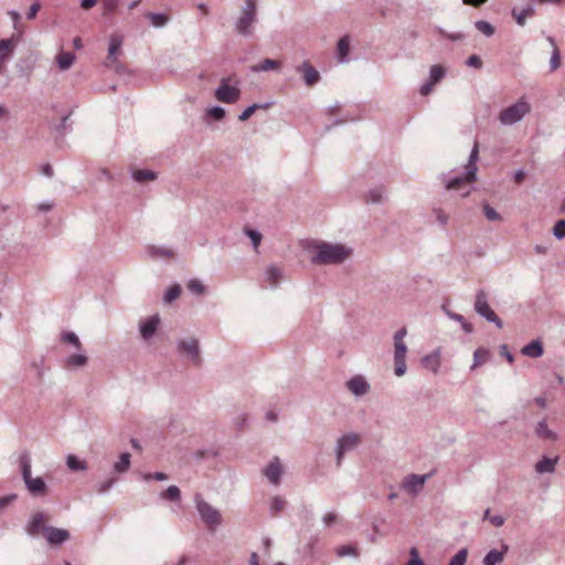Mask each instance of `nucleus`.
I'll list each match as a JSON object with an SVG mask.
<instances>
[{
    "label": "nucleus",
    "mask_w": 565,
    "mask_h": 565,
    "mask_svg": "<svg viewBox=\"0 0 565 565\" xmlns=\"http://www.w3.org/2000/svg\"><path fill=\"white\" fill-rule=\"evenodd\" d=\"M484 216L489 221H501V215L488 203L482 205Z\"/></svg>",
    "instance_id": "obj_49"
},
{
    "label": "nucleus",
    "mask_w": 565,
    "mask_h": 565,
    "mask_svg": "<svg viewBox=\"0 0 565 565\" xmlns=\"http://www.w3.org/2000/svg\"><path fill=\"white\" fill-rule=\"evenodd\" d=\"M143 479L145 480H150V479H154V480H158V481H164L168 479V476L164 473V472H153V473H147L143 476Z\"/></svg>",
    "instance_id": "obj_62"
},
{
    "label": "nucleus",
    "mask_w": 565,
    "mask_h": 565,
    "mask_svg": "<svg viewBox=\"0 0 565 565\" xmlns=\"http://www.w3.org/2000/svg\"><path fill=\"white\" fill-rule=\"evenodd\" d=\"M117 482L116 477H110L104 481H100L96 484V490L98 493L104 494L106 493Z\"/></svg>",
    "instance_id": "obj_47"
},
{
    "label": "nucleus",
    "mask_w": 565,
    "mask_h": 565,
    "mask_svg": "<svg viewBox=\"0 0 565 565\" xmlns=\"http://www.w3.org/2000/svg\"><path fill=\"white\" fill-rule=\"evenodd\" d=\"M66 466L71 471H85L87 469V462L78 459L74 455L66 457Z\"/></svg>",
    "instance_id": "obj_30"
},
{
    "label": "nucleus",
    "mask_w": 565,
    "mask_h": 565,
    "mask_svg": "<svg viewBox=\"0 0 565 565\" xmlns=\"http://www.w3.org/2000/svg\"><path fill=\"white\" fill-rule=\"evenodd\" d=\"M475 26L478 31L483 33L486 36H492L494 34V28L488 21L478 20L475 23Z\"/></svg>",
    "instance_id": "obj_45"
},
{
    "label": "nucleus",
    "mask_w": 565,
    "mask_h": 565,
    "mask_svg": "<svg viewBox=\"0 0 565 565\" xmlns=\"http://www.w3.org/2000/svg\"><path fill=\"white\" fill-rule=\"evenodd\" d=\"M558 461V457L547 458L543 457L535 463V471L537 473H553L555 471V466Z\"/></svg>",
    "instance_id": "obj_23"
},
{
    "label": "nucleus",
    "mask_w": 565,
    "mask_h": 565,
    "mask_svg": "<svg viewBox=\"0 0 565 565\" xmlns=\"http://www.w3.org/2000/svg\"><path fill=\"white\" fill-rule=\"evenodd\" d=\"M322 522L326 526H332L341 523V519L335 512L330 511L322 516Z\"/></svg>",
    "instance_id": "obj_52"
},
{
    "label": "nucleus",
    "mask_w": 565,
    "mask_h": 565,
    "mask_svg": "<svg viewBox=\"0 0 565 565\" xmlns=\"http://www.w3.org/2000/svg\"><path fill=\"white\" fill-rule=\"evenodd\" d=\"M430 477V475H409L405 478L403 482V487L408 490L411 493L416 494L423 488L426 480Z\"/></svg>",
    "instance_id": "obj_18"
},
{
    "label": "nucleus",
    "mask_w": 565,
    "mask_h": 565,
    "mask_svg": "<svg viewBox=\"0 0 565 565\" xmlns=\"http://www.w3.org/2000/svg\"><path fill=\"white\" fill-rule=\"evenodd\" d=\"M19 466L21 470L22 480L25 484L29 493L34 498H43L47 494V486L43 478L41 477H32L31 473V457L28 451H23L19 456Z\"/></svg>",
    "instance_id": "obj_3"
},
{
    "label": "nucleus",
    "mask_w": 565,
    "mask_h": 565,
    "mask_svg": "<svg viewBox=\"0 0 565 565\" xmlns=\"http://www.w3.org/2000/svg\"><path fill=\"white\" fill-rule=\"evenodd\" d=\"M468 557V550L466 547L460 548L449 561L448 565H465Z\"/></svg>",
    "instance_id": "obj_42"
},
{
    "label": "nucleus",
    "mask_w": 565,
    "mask_h": 565,
    "mask_svg": "<svg viewBox=\"0 0 565 565\" xmlns=\"http://www.w3.org/2000/svg\"><path fill=\"white\" fill-rule=\"evenodd\" d=\"M335 554L338 557L353 555V545L352 544L341 545L335 548Z\"/></svg>",
    "instance_id": "obj_56"
},
{
    "label": "nucleus",
    "mask_w": 565,
    "mask_h": 565,
    "mask_svg": "<svg viewBox=\"0 0 565 565\" xmlns=\"http://www.w3.org/2000/svg\"><path fill=\"white\" fill-rule=\"evenodd\" d=\"M61 339L63 342L73 344L77 350H82V343H81L78 337L74 332H71V331L63 332L61 334Z\"/></svg>",
    "instance_id": "obj_44"
},
{
    "label": "nucleus",
    "mask_w": 565,
    "mask_h": 565,
    "mask_svg": "<svg viewBox=\"0 0 565 565\" xmlns=\"http://www.w3.org/2000/svg\"><path fill=\"white\" fill-rule=\"evenodd\" d=\"M122 36L118 33H113L109 38L108 55L105 61L107 67H114L116 71L119 68L118 54L121 52Z\"/></svg>",
    "instance_id": "obj_11"
},
{
    "label": "nucleus",
    "mask_w": 565,
    "mask_h": 565,
    "mask_svg": "<svg viewBox=\"0 0 565 565\" xmlns=\"http://www.w3.org/2000/svg\"><path fill=\"white\" fill-rule=\"evenodd\" d=\"M12 51V42L9 39L0 40V62L6 61Z\"/></svg>",
    "instance_id": "obj_43"
},
{
    "label": "nucleus",
    "mask_w": 565,
    "mask_h": 565,
    "mask_svg": "<svg viewBox=\"0 0 565 565\" xmlns=\"http://www.w3.org/2000/svg\"><path fill=\"white\" fill-rule=\"evenodd\" d=\"M350 43H351L350 35H344L339 40L338 45H337L335 56L340 63H344V62L349 61Z\"/></svg>",
    "instance_id": "obj_21"
},
{
    "label": "nucleus",
    "mask_w": 565,
    "mask_h": 565,
    "mask_svg": "<svg viewBox=\"0 0 565 565\" xmlns=\"http://www.w3.org/2000/svg\"><path fill=\"white\" fill-rule=\"evenodd\" d=\"M160 323V317L158 313L148 317L147 319L139 321V332L143 340H150L157 332Z\"/></svg>",
    "instance_id": "obj_14"
},
{
    "label": "nucleus",
    "mask_w": 565,
    "mask_h": 565,
    "mask_svg": "<svg viewBox=\"0 0 565 565\" xmlns=\"http://www.w3.org/2000/svg\"><path fill=\"white\" fill-rule=\"evenodd\" d=\"M479 159V146L476 141L469 158L468 162L465 166L466 173L465 175H444L443 180L445 182V186L447 190H461L467 185V183L473 182L477 179V161Z\"/></svg>",
    "instance_id": "obj_2"
},
{
    "label": "nucleus",
    "mask_w": 565,
    "mask_h": 565,
    "mask_svg": "<svg viewBox=\"0 0 565 565\" xmlns=\"http://www.w3.org/2000/svg\"><path fill=\"white\" fill-rule=\"evenodd\" d=\"M433 212L440 225L445 226L448 223V215L440 207H434Z\"/></svg>",
    "instance_id": "obj_57"
},
{
    "label": "nucleus",
    "mask_w": 565,
    "mask_h": 565,
    "mask_svg": "<svg viewBox=\"0 0 565 565\" xmlns=\"http://www.w3.org/2000/svg\"><path fill=\"white\" fill-rule=\"evenodd\" d=\"M268 105L265 104V105H260V104H253L250 106H248L247 108H245L242 114L238 116V119L241 121H245L247 120L254 113L256 109H259V108H265L267 107Z\"/></svg>",
    "instance_id": "obj_48"
},
{
    "label": "nucleus",
    "mask_w": 565,
    "mask_h": 565,
    "mask_svg": "<svg viewBox=\"0 0 565 565\" xmlns=\"http://www.w3.org/2000/svg\"><path fill=\"white\" fill-rule=\"evenodd\" d=\"M225 114V109L221 106H214L207 109V115L215 120H222Z\"/></svg>",
    "instance_id": "obj_53"
},
{
    "label": "nucleus",
    "mask_w": 565,
    "mask_h": 565,
    "mask_svg": "<svg viewBox=\"0 0 565 565\" xmlns=\"http://www.w3.org/2000/svg\"><path fill=\"white\" fill-rule=\"evenodd\" d=\"M407 334L406 328H401L394 334V373L396 376H403L406 373V353L407 347L404 338Z\"/></svg>",
    "instance_id": "obj_5"
},
{
    "label": "nucleus",
    "mask_w": 565,
    "mask_h": 565,
    "mask_svg": "<svg viewBox=\"0 0 565 565\" xmlns=\"http://www.w3.org/2000/svg\"><path fill=\"white\" fill-rule=\"evenodd\" d=\"M488 358H489V351L488 350H486L483 348L477 349L475 351V353H473V363L471 365V369H476L480 364L484 363Z\"/></svg>",
    "instance_id": "obj_40"
},
{
    "label": "nucleus",
    "mask_w": 565,
    "mask_h": 565,
    "mask_svg": "<svg viewBox=\"0 0 565 565\" xmlns=\"http://www.w3.org/2000/svg\"><path fill=\"white\" fill-rule=\"evenodd\" d=\"M529 111L530 105L526 102L519 100L501 110L499 120L504 126H511L519 122Z\"/></svg>",
    "instance_id": "obj_7"
},
{
    "label": "nucleus",
    "mask_w": 565,
    "mask_h": 565,
    "mask_svg": "<svg viewBox=\"0 0 565 565\" xmlns=\"http://www.w3.org/2000/svg\"><path fill=\"white\" fill-rule=\"evenodd\" d=\"M74 61H75V55L71 52H61L56 56L57 65H58L60 70H62V71L68 70L73 65Z\"/></svg>",
    "instance_id": "obj_29"
},
{
    "label": "nucleus",
    "mask_w": 565,
    "mask_h": 565,
    "mask_svg": "<svg viewBox=\"0 0 565 565\" xmlns=\"http://www.w3.org/2000/svg\"><path fill=\"white\" fill-rule=\"evenodd\" d=\"M188 289L191 294L196 295V296H201L205 292L204 285L198 279H191L188 282Z\"/></svg>",
    "instance_id": "obj_46"
},
{
    "label": "nucleus",
    "mask_w": 565,
    "mask_h": 565,
    "mask_svg": "<svg viewBox=\"0 0 565 565\" xmlns=\"http://www.w3.org/2000/svg\"><path fill=\"white\" fill-rule=\"evenodd\" d=\"M385 194V190L383 186H376L374 189L369 190L366 193L363 194V200L365 203H372V204H381L383 202Z\"/></svg>",
    "instance_id": "obj_24"
},
{
    "label": "nucleus",
    "mask_w": 565,
    "mask_h": 565,
    "mask_svg": "<svg viewBox=\"0 0 565 565\" xmlns=\"http://www.w3.org/2000/svg\"><path fill=\"white\" fill-rule=\"evenodd\" d=\"M43 536L51 546H60L70 540L71 533L65 529L46 526L43 529Z\"/></svg>",
    "instance_id": "obj_12"
},
{
    "label": "nucleus",
    "mask_w": 565,
    "mask_h": 565,
    "mask_svg": "<svg viewBox=\"0 0 565 565\" xmlns=\"http://www.w3.org/2000/svg\"><path fill=\"white\" fill-rule=\"evenodd\" d=\"M509 546L507 544H502L501 551L498 550H491L489 551L484 558H483V565H497L500 564L505 554L508 553Z\"/></svg>",
    "instance_id": "obj_19"
},
{
    "label": "nucleus",
    "mask_w": 565,
    "mask_h": 565,
    "mask_svg": "<svg viewBox=\"0 0 565 565\" xmlns=\"http://www.w3.org/2000/svg\"><path fill=\"white\" fill-rule=\"evenodd\" d=\"M146 250L151 258H169L173 256V252L163 246L150 245L147 246Z\"/></svg>",
    "instance_id": "obj_25"
},
{
    "label": "nucleus",
    "mask_w": 565,
    "mask_h": 565,
    "mask_svg": "<svg viewBox=\"0 0 565 565\" xmlns=\"http://www.w3.org/2000/svg\"><path fill=\"white\" fill-rule=\"evenodd\" d=\"M230 82V77H223L215 89V98L221 103L233 104L239 99L241 89L237 86H232Z\"/></svg>",
    "instance_id": "obj_9"
},
{
    "label": "nucleus",
    "mask_w": 565,
    "mask_h": 565,
    "mask_svg": "<svg viewBox=\"0 0 565 565\" xmlns=\"http://www.w3.org/2000/svg\"><path fill=\"white\" fill-rule=\"evenodd\" d=\"M443 311L446 313V316H447L449 319H451V320H454V321H457V322H459V323H460V322H463V319H465V317H463V316H461V315H459V313H456V312H454V311H450L449 309H447V308H446V306H443Z\"/></svg>",
    "instance_id": "obj_61"
},
{
    "label": "nucleus",
    "mask_w": 565,
    "mask_h": 565,
    "mask_svg": "<svg viewBox=\"0 0 565 565\" xmlns=\"http://www.w3.org/2000/svg\"><path fill=\"white\" fill-rule=\"evenodd\" d=\"M422 364L430 370L433 373H437L439 367H440V352H439V349H437L436 351H434L433 353L430 354H427L425 355L423 359H422Z\"/></svg>",
    "instance_id": "obj_22"
},
{
    "label": "nucleus",
    "mask_w": 565,
    "mask_h": 565,
    "mask_svg": "<svg viewBox=\"0 0 565 565\" xmlns=\"http://www.w3.org/2000/svg\"><path fill=\"white\" fill-rule=\"evenodd\" d=\"M40 8H41V4L39 2L32 3L26 13V19H29V20L34 19L36 13L39 12Z\"/></svg>",
    "instance_id": "obj_64"
},
{
    "label": "nucleus",
    "mask_w": 565,
    "mask_h": 565,
    "mask_svg": "<svg viewBox=\"0 0 565 565\" xmlns=\"http://www.w3.org/2000/svg\"><path fill=\"white\" fill-rule=\"evenodd\" d=\"M298 74L302 75L303 83L311 87L320 81V73L312 66L309 61H303L295 67Z\"/></svg>",
    "instance_id": "obj_13"
},
{
    "label": "nucleus",
    "mask_w": 565,
    "mask_h": 565,
    "mask_svg": "<svg viewBox=\"0 0 565 565\" xmlns=\"http://www.w3.org/2000/svg\"><path fill=\"white\" fill-rule=\"evenodd\" d=\"M88 362V359L85 354L83 353H77V354H71L65 358L64 360V365L66 367H82V366H85Z\"/></svg>",
    "instance_id": "obj_26"
},
{
    "label": "nucleus",
    "mask_w": 565,
    "mask_h": 565,
    "mask_svg": "<svg viewBox=\"0 0 565 565\" xmlns=\"http://www.w3.org/2000/svg\"><path fill=\"white\" fill-rule=\"evenodd\" d=\"M466 65L469 66V67L481 68L482 67V61H481V58L478 55L473 54V55H470L466 60Z\"/></svg>",
    "instance_id": "obj_58"
},
{
    "label": "nucleus",
    "mask_w": 565,
    "mask_h": 565,
    "mask_svg": "<svg viewBox=\"0 0 565 565\" xmlns=\"http://www.w3.org/2000/svg\"><path fill=\"white\" fill-rule=\"evenodd\" d=\"M521 353L533 359L542 356L544 353L542 341L532 340L529 344L522 348Z\"/></svg>",
    "instance_id": "obj_20"
},
{
    "label": "nucleus",
    "mask_w": 565,
    "mask_h": 565,
    "mask_svg": "<svg viewBox=\"0 0 565 565\" xmlns=\"http://www.w3.org/2000/svg\"><path fill=\"white\" fill-rule=\"evenodd\" d=\"M18 495L15 493H10L4 497H0V511L6 510L11 503L17 500Z\"/></svg>",
    "instance_id": "obj_55"
},
{
    "label": "nucleus",
    "mask_w": 565,
    "mask_h": 565,
    "mask_svg": "<svg viewBox=\"0 0 565 565\" xmlns=\"http://www.w3.org/2000/svg\"><path fill=\"white\" fill-rule=\"evenodd\" d=\"M535 434L539 438L546 439V440H556L557 435L552 431L548 427L546 422L543 419L537 423V426L535 428Z\"/></svg>",
    "instance_id": "obj_28"
},
{
    "label": "nucleus",
    "mask_w": 565,
    "mask_h": 565,
    "mask_svg": "<svg viewBox=\"0 0 565 565\" xmlns=\"http://www.w3.org/2000/svg\"><path fill=\"white\" fill-rule=\"evenodd\" d=\"M310 247L315 252L311 257V264L319 266L342 264L352 252L350 247L342 244H332L323 241H315Z\"/></svg>",
    "instance_id": "obj_1"
},
{
    "label": "nucleus",
    "mask_w": 565,
    "mask_h": 565,
    "mask_svg": "<svg viewBox=\"0 0 565 565\" xmlns=\"http://www.w3.org/2000/svg\"><path fill=\"white\" fill-rule=\"evenodd\" d=\"M370 391V385L362 375H355V396H361Z\"/></svg>",
    "instance_id": "obj_39"
},
{
    "label": "nucleus",
    "mask_w": 565,
    "mask_h": 565,
    "mask_svg": "<svg viewBox=\"0 0 565 565\" xmlns=\"http://www.w3.org/2000/svg\"><path fill=\"white\" fill-rule=\"evenodd\" d=\"M181 294V287L180 285L175 284L169 287L163 296V300L167 303H170L174 301L177 298H179Z\"/></svg>",
    "instance_id": "obj_41"
},
{
    "label": "nucleus",
    "mask_w": 565,
    "mask_h": 565,
    "mask_svg": "<svg viewBox=\"0 0 565 565\" xmlns=\"http://www.w3.org/2000/svg\"><path fill=\"white\" fill-rule=\"evenodd\" d=\"M438 32H439L443 36H445V38H447V39H449V40H451V41H461V40H463V38H465V36H463V34H462V33H460V32H456V33H448V32H446V31H445V30H443V29H438Z\"/></svg>",
    "instance_id": "obj_59"
},
{
    "label": "nucleus",
    "mask_w": 565,
    "mask_h": 565,
    "mask_svg": "<svg viewBox=\"0 0 565 565\" xmlns=\"http://www.w3.org/2000/svg\"><path fill=\"white\" fill-rule=\"evenodd\" d=\"M264 476L269 480L270 483L277 486L280 483L282 467L279 459L274 458L265 468Z\"/></svg>",
    "instance_id": "obj_17"
},
{
    "label": "nucleus",
    "mask_w": 565,
    "mask_h": 565,
    "mask_svg": "<svg viewBox=\"0 0 565 565\" xmlns=\"http://www.w3.org/2000/svg\"><path fill=\"white\" fill-rule=\"evenodd\" d=\"M353 449V434L343 435L338 439L335 446V461L337 466L340 467L342 463V459L344 454L351 451Z\"/></svg>",
    "instance_id": "obj_16"
},
{
    "label": "nucleus",
    "mask_w": 565,
    "mask_h": 565,
    "mask_svg": "<svg viewBox=\"0 0 565 565\" xmlns=\"http://www.w3.org/2000/svg\"><path fill=\"white\" fill-rule=\"evenodd\" d=\"M68 118H70V115H65L62 117V121L61 124L56 127V131L61 135V136H64L68 129Z\"/></svg>",
    "instance_id": "obj_60"
},
{
    "label": "nucleus",
    "mask_w": 565,
    "mask_h": 565,
    "mask_svg": "<svg viewBox=\"0 0 565 565\" xmlns=\"http://www.w3.org/2000/svg\"><path fill=\"white\" fill-rule=\"evenodd\" d=\"M102 2L105 10L108 12H114L119 4V0H102Z\"/></svg>",
    "instance_id": "obj_63"
},
{
    "label": "nucleus",
    "mask_w": 565,
    "mask_h": 565,
    "mask_svg": "<svg viewBox=\"0 0 565 565\" xmlns=\"http://www.w3.org/2000/svg\"><path fill=\"white\" fill-rule=\"evenodd\" d=\"M265 275L267 280L270 281L273 286H277L282 277V271L277 266L270 265L266 269Z\"/></svg>",
    "instance_id": "obj_34"
},
{
    "label": "nucleus",
    "mask_w": 565,
    "mask_h": 565,
    "mask_svg": "<svg viewBox=\"0 0 565 565\" xmlns=\"http://www.w3.org/2000/svg\"><path fill=\"white\" fill-rule=\"evenodd\" d=\"M147 18L150 20L151 24L156 28H162L168 23V17L163 13H147Z\"/></svg>",
    "instance_id": "obj_38"
},
{
    "label": "nucleus",
    "mask_w": 565,
    "mask_h": 565,
    "mask_svg": "<svg viewBox=\"0 0 565 565\" xmlns=\"http://www.w3.org/2000/svg\"><path fill=\"white\" fill-rule=\"evenodd\" d=\"M257 22L256 0H245L241 15L235 21V31L243 36L253 34V25Z\"/></svg>",
    "instance_id": "obj_4"
},
{
    "label": "nucleus",
    "mask_w": 565,
    "mask_h": 565,
    "mask_svg": "<svg viewBox=\"0 0 565 565\" xmlns=\"http://www.w3.org/2000/svg\"><path fill=\"white\" fill-rule=\"evenodd\" d=\"M46 515L42 512H38L32 515V519L25 525V532L30 537H36L40 532L43 533L45 525Z\"/></svg>",
    "instance_id": "obj_15"
},
{
    "label": "nucleus",
    "mask_w": 565,
    "mask_h": 565,
    "mask_svg": "<svg viewBox=\"0 0 565 565\" xmlns=\"http://www.w3.org/2000/svg\"><path fill=\"white\" fill-rule=\"evenodd\" d=\"M445 68L440 65H433L429 70V78L428 82L431 83L434 86L438 82L441 81V78L445 76Z\"/></svg>",
    "instance_id": "obj_37"
},
{
    "label": "nucleus",
    "mask_w": 565,
    "mask_h": 565,
    "mask_svg": "<svg viewBox=\"0 0 565 565\" xmlns=\"http://www.w3.org/2000/svg\"><path fill=\"white\" fill-rule=\"evenodd\" d=\"M534 13H535V10L532 6H527L526 8L522 9L521 11H516L515 9L512 10V15L514 17V19L519 25H524L526 18L533 17Z\"/></svg>",
    "instance_id": "obj_31"
},
{
    "label": "nucleus",
    "mask_w": 565,
    "mask_h": 565,
    "mask_svg": "<svg viewBox=\"0 0 565 565\" xmlns=\"http://www.w3.org/2000/svg\"><path fill=\"white\" fill-rule=\"evenodd\" d=\"M131 177L135 181L137 182H145V181H149V180H154L157 179V174L156 172L151 171V170H148V169H142V170H135L132 173H131Z\"/></svg>",
    "instance_id": "obj_33"
},
{
    "label": "nucleus",
    "mask_w": 565,
    "mask_h": 565,
    "mask_svg": "<svg viewBox=\"0 0 565 565\" xmlns=\"http://www.w3.org/2000/svg\"><path fill=\"white\" fill-rule=\"evenodd\" d=\"M551 42L553 45L554 41L551 39ZM561 66V54L556 46H554V50L552 52L551 61H550V68L551 71H556Z\"/></svg>",
    "instance_id": "obj_51"
},
{
    "label": "nucleus",
    "mask_w": 565,
    "mask_h": 565,
    "mask_svg": "<svg viewBox=\"0 0 565 565\" xmlns=\"http://www.w3.org/2000/svg\"><path fill=\"white\" fill-rule=\"evenodd\" d=\"M244 233L250 238L254 248H257L262 242L263 235L255 230L244 228Z\"/></svg>",
    "instance_id": "obj_50"
},
{
    "label": "nucleus",
    "mask_w": 565,
    "mask_h": 565,
    "mask_svg": "<svg viewBox=\"0 0 565 565\" xmlns=\"http://www.w3.org/2000/svg\"><path fill=\"white\" fill-rule=\"evenodd\" d=\"M285 500L275 495L269 501V511L273 516H277L285 508Z\"/></svg>",
    "instance_id": "obj_36"
},
{
    "label": "nucleus",
    "mask_w": 565,
    "mask_h": 565,
    "mask_svg": "<svg viewBox=\"0 0 565 565\" xmlns=\"http://www.w3.org/2000/svg\"><path fill=\"white\" fill-rule=\"evenodd\" d=\"M553 235L557 239H562L565 237V220H559L555 223L553 227Z\"/></svg>",
    "instance_id": "obj_54"
},
{
    "label": "nucleus",
    "mask_w": 565,
    "mask_h": 565,
    "mask_svg": "<svg viewBox=\"0 0 565 565\" xmlns=\"http://www.w3.org/2000/svg\"><path fill=\"white\" fill-rule=\"evenodd\" d=\"M160 499L172 502L180 501L181 491L177 486H169L164 491L160 493Z\"/></svg>",
    "instance_id": "obj_32"
},
{
    "label": "nucleus",
    "mask_w": 565,
    "mask_h": 565,
    "mask_svg": "<svg viewBox=\"0 0 565 565\" xmlns=\"http://www.w3.org/2000/svg\"><path fill=\"white\" fill-rule=\"evenodd\" d=\"M280 67V63L278 61L271 58H265L259 64L250 66V71L254 73L259 72H268L273 70H278Z\"/></svg>",
    "instance_id": "obj_27"
},
{
    "label": "nucleus",
    "mask_w": 565,
    "mask_h": 565,
    "mask_svg": "<svg viewBox=\"0 0 565 565\" xmlns=\"http://www.w3.org/2000/svg\"><path fill=\"white\" fill-rule=\"evenodd\" d=\"M194 502L201 520L206 524L210 531H215L222 523L220 511L206 502L199 493L195 494Z\"/></svg>",
    "instance_id": "obj_6"
},
{
    "label": "nucleus",
    "mask_w": 565,
    "mask_h": 565,
    "mask_svg": "<svg viewBox=\"0 0 565 565\" xmlns=\"http://www.w3.org/2000/svg\"><path fill=\"white\" fill-rule=\"evenodd\" d=\"M177 349L179 352L184 353L195 366H200L202 364L200 342L198 339L190 338L179 340L177 341Z\"/></svg>",
    "instance_id": "obj_10"
},
{
    "label": "nucleus",
    "mask_w": 565,
    "mask_h": 565,
    "mask_svg": "<svg viewBox=\"0 0 565 565\" xmlns=\"http://www.w3.org/2000/svg\"><path fill=\"white\" fill-rule=\"evenodd\" d=\"M130 454L124 452L119 456V460L114 465V470L118 473L126 472L130 467Z\"/></svg>",
    "instance_id": "obj_35"
},
{
    "label": "nucleus",
    "mask_w": 565,
    "mask_h": 565,
    "mask_svg": "<svg viewBox=\"0 0 565 565\" xmlns=\"http://www.w3.org/2000/svg\"><path fill=\"white\" fill-rule=\"evenodd\" d=\"M473 307H475V311L479 316L484 318L487 321L493 323L499 329H501L503 327L502 320L498 317V315L489 306L487 294L484 290H479L477 292Z\"/></svg>",
    "instance_id": "obj_8"
}]
</instances>
